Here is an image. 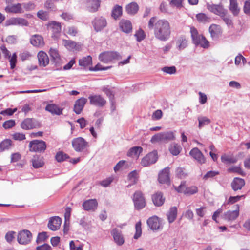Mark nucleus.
I'll use <instances>...</instances> for the list:
<instances>
[{
    "label": "nucleus",
    "mask_w": 250,
    "mask_h": 250,
    "mask_svg": "<svg viewBox=\"0 0 250 250\" xmlns=\"http://www.w3.org/2000/svg\"><path fill=\"white\" fill-rule=\"evenodd\" d=\"M149 29L154 30L155 37L163 42L168 40L171 35V27L168 21L165 19L157 20L155 17L151 18L148 23Z\"/></svg>",
    "instance_id": "nucleus-1"
},
{
    "label": "nucleus",
    "mask_w": 250,
    "mask_h": 250,
    "mask_svg": "<svg viewBox=\"0 0 250 250\" xmlns=\"http://www.w3.org/2000/svg\"><path fill=\"white\" fill-rule=\"evenodd\" d=\"M190 33L192 42L195 45L200 46L204 48H207L209 46V42L203 35H199L195 27L190 28Z\"/></svg>",
    "instance_id": "nucleus-2"
},
{
    "label": "nucleus",
    "mask_w": 250,
    "mask_h": 250,
    "mask_svg": "<svg viewBox=\"0 0 250 250\" xmlns=\"http://www.w3.org/2000/svg\"><path fill=\"white\" fill-rule=\"evenodd\" d=\"M72 145L74 149L77 152H84L89 147L88 142L83 137H77L72 141Z\"/></svg>",
    "instance_id": "nucleus-3"
},
{
    "label": "nucleus",
    "mask_w": 250,
    "mask_h": 250,
    "mask_svg": "<svg viewBox=\"0 0 250 250\" xmlns=\"http://www.w3.org/2000/svg\"><path fill=\"white\" fill-rule=\"evenodd\" d=\"M120 54L116 51H105L101 53L99 56L101 62H107L113 61H117L121 59Z\"/></svg>",
    "instance_id": "nucleus-4"
},
{
    "label": "nucleus",
    "mask_w": 250,
    "mask_h": 250,
    "mask_svg": "<svg viewBox=\"0 0 250 250\" xmlns=\"http://www.w3.org/2000/svg\"><path fill=\"white\" fill-rule=\"evenodd\" d=\"M133 201L134 208L137 210L143 209L146 206V201L142 192L136 191L133 194Z\"/></svg>",
    "instance_id": "nucleus-5"
},
{
    "label": "nucleus",
    "mask_w": 250,
    "mask_h": 250,
    "mask_svg": "<svg viewBox=\"0 0 250 250\" xmlns=\"http://www.w3.org/2000/svg\"><path fill=\"white\" fill-rule=\"evenodd\" d=\"M30 151L33 152H44L46 148V143L42 140H35L29 143Z\"/></svg>",
    "instance_id": "nucleus-6"
},
{
    "label": "nucleus",
    "mask_w": 250,
    "mask_h": 250,
    "mask_svg": "<svg viewBox=\"0 0 250 250\" xmlns=\"http://www.w3.org/2000/svg\"><path fill=\"white\" fill-rule=\"evenodd\" d=\"M40 122L34 118H26L21 123V127L24 130H29L40 127Z\"/></svg>",
    "instance_id": "nucleus-7"
},
{
    "label": "nucleus",
    "mask_w": 250,
    "mask_h": 250,
    "mask_svg": "<svg viewBox=\"0 0 250 250\" xmlns=\"http://www.w3.org/2000/svg\"><path fill=\"white\" fill-rule=\"evenodd\" d=\"M32 237L31 232L25 229L19 232L17 236V241L20 244L26 245L31 242Z\"/></svg>",
    "instance_id": "nucleus-8"
},
{
    "label": "nucleus",
    "mask_w": 250,
    "mask_h": 250,
    "mask_svg": "<svg viewBox=\"0 0 250 250\" xmlns=\"http://www.w3.org/2000/svg\"><path fill=\"white\" fill-rule=\"evenodd\" d=\"M5 25L6 26L10 25L28 26L29 22L27 20L22 18H11L6 21Z\"/></svg>",
    "instance_id": "nucleus-9"
},
{
    "label": "nucleus",
    "mask_w": 250,
    "mask_h": 250,
    "mask_svg": "<svg viewBox=\"0 0 250 250\" xmlns=\"http://www.w3.org/2000/svg\"><path fill=\"white\" fill-rule=\"evenodd\" d=\"M157 158V152L156 151H154L144 157L142 159L141 164L143 167H147L156 163Z\"/></svg>",
    "instance_id": "nucleus-10"
},
{
    "label": "nucleus",
    "mask_w": 250,
    "mask_h": 250,
    "mask_svg": "<svg viewBox=\"0 0 250 250\" xmlns=\"http://www.w3.org/2000/svg\"><path fill=\"white\" fill-rule=\"evenodd\" d=\"M239 215V206L236 205L235 210H228L223 215V218L227 221H232L235 220Z\"/></svg>",
    "instance_id": "nucleus-11"
},
{
    "label": "nucleus",
    "mask_w": 250,
    "mask_h": 250,
    "mask_svg": "<svg viewBox=\"0 0 250 250\" xmlns=\"http://www.w3.org/2000/svg\"><path fill=\"white\" fill-rule=\"evenodd\" d=\"M88 99L90 104L96 106L103 107L106 104V101L99 95H90Z\"/></svg>",
    "instance_id": "nucleus-12"
},
{
    "label": "nucleus",
    "mask_w": 250,
    "mask_h": 250,
    "mask_svg": "<svg viewBox=\"0 0 250 250\" xmlns=\"http://www.w3.org/2000/svg\"><path fill=\"white\" fill-rule=\"evenodd\" d=\"M208 9L214 14L221 17L227 11L221 4H209L207 5Z\"/></svg>",
    "instance_id": "nucleus-13"
},
{
    "label": "nucleus",
    "mask_w": 250,
    "mask_h": 250,
    "mask_svg": "<svg viewBox=\"0 0 250 250\" xmlns=\"http://www.w3.org/2000/svg\"><path fill=\"white\" fill-rule=\"evenodd\" d=\"M115 242L119 246H122L125 242L124 236L120 229L115 228L111 231Z\"/></svg>",
    "instance_id": "nucleus-14"
},
{
    "label": "nucleus",
    "mask_w": 250,
    "mask_h": 250,
    "mask_svg": "<svg viewBox=\"0 0 250 250\" xmlns=\"http://www.w3.org/2000/svg\"><path fill=\"white\" fill-rule=\"evenodd\" d=\"M93 25L96 31H100L106 26V20L103 17L96 18L92 22Z\"/></svg>",
    "instance_id": "nucleus-15"
},
{
    "label": "nucleus",
    "mask_w": 250,
    "mask_h": 250,
    "mask_svg": "<svg viewBox=\"0 0 250 250\" xmlns=\"http://www.w3.org/2000/svg\"><path fill=\"white\" fill-rule=\"evenodd\" d=\"M148 227L152 230H158L160 229L161 224L159 218L156 216L150 217L147 221Z\"/></svg>",
    "instance_id": "nucleus-16"
},
{
    "label": "nucleus",
    "mask_w": 250,
    "mask_h": 250,
    "mask_svg": "<svg viewBox=\"0 0 250 250\" xmlns=\"http://www.w3.org/2000/svg\"><path fill=\"white\" fill-rule=\"evenodd\" d=\"M61 223V218L58 216L53 217L50 218L48 227L51 230L55 231L60 228Z\"/></svg>",
    "instance_id": "nucleus-17"
},
{
    "label": "nucleus",
    "mask_w": 250,
    "mask_h": 250,
    "mask_svg": "<svg viewBox=\"0 0 250 250\" xmlns=\"http://www.w3.org/2000/svg\"><path fill=\"white\" fill-rule=\"evenodd\" d=\"M87 101V99L83 97H82L76 100L73 109L76 114H79L81 113Z\"/></svg>",
    "instance_id": "nucleus-18"
},
{
    "label": "nucleus",
    "mask_w": 250,
    "mask_h": 250,
    "mask_svg": "<svg viewBox=\"0 0 250 250\" xmlns=\"http://www.w3.org/2000/svg\"><path fill=\"white\" fill-rule=\"evenodd\" d=\"M158 180L160 183H169V168L166 167L159 174Z\"/></svg>",
    "instance_id": "nucleus-19"
},
{
    "label": "nucleus",
    "mask_w": 250,
    "mask_h": 250,
    "mask_svg": "<svg viewBox=\"0 0 250 250\" xmlns=\"http://www.w3.org/2000/svg\"><path fill=\"white\" fill-rule=\"evenodd\" d=\"M189 154L191 157L196 159L200 163L203 164L205 163V159L204 155L198 148L195 147L191 149Z\"/></svg>",
    "instance_id": "nucleus-20"
},
{
    "label": "nucleus",
    "mask_w": 250,
    "mask_h": 250,
    "mask_svg": "<svg viewBox=\"0 0 250 250\" xmlns=\"http://www.w3.org/2000/svg\"><path fill=\"white\" fill-rule=\"evenodd\" d=\"M30 43L36 47H42L44 45L43 38L42 36L36 34L33 35L30 40Z\"/></svg>",
    "instance_id": "nucleus-21"
},
{
    "label": "nucleus",
    "mask_w": 250,
    "mask_h": 250,
    "mask_svg": "<svg viewBox=\"0 0 250 250\" xmlns=\"http://www.w3.org/2000/svg\"><path fill=\"white\" fill-rule=\"evenodd\" d=\"M92 63H79L82 67L85 70H89L91 71H97L99 70H105L110 68L111 67H104L100 63H97L94 67L91 66Z\"/></svg>",
    "instance_id": "nucleus-22"
},
{
    "label": "nucleus",
    "mask_w": 250,
    "mask_h": 250,
    "mask_svg": "<svg viewBox=\"0 0 250 250\" xmlns=\"http://www.w3.org/2000/svg\"><path fill=\"white\" fill-rule=\"evenodd\" d=\"M119 26L121 30L125 33H129L132 30L131 22L129 20H122L119 23Z\"/></svg>",
    "instance_id": "nucleus-23"
},
{
    "label": "nucleus",
    "mask_w": 250,
    "mask_h": 250,
    "mask_svg": "<svg viewBox=\"0 0 250 250\" xmlns=\"http://www.w3.org/2000/svg\"><path fill=\"white\" fill-rule=\"evenodd\" d=\"M98 203L96 199H89L84 201L83 204V207L84 210H95L97 207Z\"/></svg>",
    "instance_id": "nucleus-24"
},
{
    "label": "nucleus",
    "mask_w": 250,
    "mask_h": 250,
    "mask_svg": "<svg viewBox=\"0 0 250 250\" xmlns=\"http://www.w3.org/2000/svg\"><path fill=\"white\" fill-rule=\"evenodd\" d=\"M5 10L7 13L15 14L23 13V11L21 7V3L8 5L5 7Z\"/></svg>",
    "instance_id": "nucleus-25"
},
{
    "label": "nucleus",
    "mask_w": 250,
    "mask_h": 250,
    "mask_svg": "<svg viewBox=\"0 0 250 250\" xmlns=\"http://www.w3.org/2000/svg\"><path fill=\"white\" fill-rule=\"evenodd\" d=\"M245 182L243 179L236 177L234 178L231 183V187L234 191L240 190L245 185Z\"/></svg>",
    "instance_id": "nucleus-26"
},
{
    "label": "nucleus",
    "mask_w": 250,
    "mask_h": 250,
    "mask_svg": "<svg viewBox=\"0 0 250 250\" xmlns=\"http://www.w3.org/2000/svg\"><path fill=\"white\" fill-rule=\"evenodd\" d=\"M63 44L67 49L72 51H78L81 48L80 44L70 40H63Z\"/></svg>",
    "instance_id": "nucleus-27"
},
{
    "label": "nucleus",
    "mask_w": 250,
    "mask_h": 250,
    "mask_svg": "<svg viewBox=\"0 0 250 250\" xmlns=\"http://www.w3.org/2000/svg\"><path fill=\"white\" fill-rule=\"evenodd\" d=\"M45 110L53 115H60L62 114V109L55 104H48L45 107Z\"/></svg>",
    "instance_id": "nucleus-28"
},
{
    "label": "nucleus",
    "mask_w": 250,
    "mask_h": 250,
    "mask_svg": "<svg viewBox=\"0 0 250 250\" xmlns=\"http://www.w3.org/2000/svg\"><path fill=\"white\" fill-rule=\"evenodd\" d=\"M87 3L88 10L91 12H95L100 6V0H85Z\"/></svg>",
    "instance_id": "nucleus-29"
},
{
    "label": "nucleus",
    "mask_w": 250,
    "mask_h": 250,
    "mask_svg": "<svg viewBox=\"0 0 250 250\" xmlns=\"http://www.w3.org/2000/svg\"><path fill=\"white\" fill-rule=\"evenodd\" d=\"M152 200L154 204L157 207L161 206L164 203L165 198L163 197L161 192H157L152 196Z\"/></svg>",
    "instance_id": "nucleus-30"
},
{
    "label": "nucleus",
    "mask_w": 250,
    "mask_h": 250,
    "mask_svg": "<svg viewBox=\"0 0 250 250\" xmlns=\"http://www.w3.org/2000/svg\"><path fill=\"white\" fill-rule=\"evenodd\" d=\"M229 9L234 16H237L240 12L237 0H229Z\"/></svg>",
    "instance_id": "nucleus-31"
},
{
    "label": "nucleus",
    "mask_w": 250,
    "mask_h": 250,
    "mask_svg": "<svg viewBox=\"0 0 250 250\" xmlns=\"http://www.w3.org/2000/svg\"><path fill=\"white\" fill-rule=\"evenodd\" d=\"M177 215V208L176 207H171L167 215L168 221L169 223H171L174 221Z\"/></svg>",
    "instance_id": "nucleus-32"
},
{
    "label": "nucleus",
    "mask_w": 250,
    "mask_h": 250,
    "mask_svg": "<svg viewBox=\"0 0 250 250\" xmlns=\"http://www.w3.org/2000/svg\"><path fill=\"white\" fill-rule=\"evenodd\" d=\"M139 10V6L136 2H131L126 6V11L128 14L134 15Z\"/></svg>",
    "instance_id": "nucleus-33"
},
{
    "label": "nucleus",
    "mask_w": 250,
    "mask_h": 250,
    "mask_svg": "<svg viewBox=\"0 0 250 250\" xmlns=\"http://www.w3.org/2000/svg\"><path fill=\"white\" fill-rule=\"evenodd\" d=\"M221 161L226 165L234 164L236 163L238 160L236 157L226 154L223 155L221 156Z\"/></svg>",
    "instance_id": "nucleus-34"
},
{
    "label": "nucleus",
    "mask_w": 250,
    "mask_h": 250,
    "mask_svg": "<svg viewBox=\"0 0 250 250\" xmlns=\"http://www.w3.org/2000/svg\"><path fill=\"white\" fill-rule=\"evenodd\" d=\"M181 149L182 148L181 146L175 143H171L169 147L170 152L174 156L178 155L180 153Z\"/></svg>",
    "instance_id": "nucleus-35"
},
{
    "label": "nucleus",
    "mask_w": 250,
    "mask_h": 250,
    "mask_svg": "<svg viewBox=\"0 0 250 250\" xmlns=\"http://www.w3.org/2000/svg\"><path fill=\"white\" fill-rule=\"evenodd\" d=\"M33 167L35 168L42 167L43 165L42 158L40 156L35 155L32 159Z\"/></svg>",
    "instance_id": "nucleus-36"
},
{
    "label": "nucleus",
    "mask_w": 250,
    "mask_h": 250,
    "mask_svg": "<svg viewBox=\"0 0 250 250\" xmlns=\"http://www.w3.org/2000/svg\"><path fill=\"white\" fill-rule=\"evenodd\" d=\"M187 46V40L184 37H180L176 42V48L179 50L185 48Z\"/></svg>",
    "instance_id": "nucleus-37"
},
{
    "label": "nucleus",
    "mask_w": 250,
    "mask_h": 250,
    "mask_svg": "<svg viewBox=\"0 0 250 250\" xmlns=\"http://www.w3.org/2000/svg\"><path fill=\"white\" fill-rule=\"evenodd\" d=\"M12 141L10 139H5L0 143V151L9 150L12 146Z\"/></svg>",
    "instance_id": "nucleus-38"
},
{
    "label": "nucleus",
    "mask_w": 250,
    "mask_h": 250,
    "mask_svg": "<svg viewBox=\"0 0 250 250\" xmlns=\"http://www.w3.org/2000/svg\"><path fill=\"white\" fill-rule=\"evenodd\" d=\"M143 149L140 146H134L131 147L127 152V156L129 157H133L135 156H138L142 152Z\"/></svg>",
    "instance_id": "nucleus-39"
},
{
    "label": "nucleus",
    "mask_w": 250,
    "mask_h": 250,
    "mask_svg": "<svg viewBox=\"0 0 250 250\" xmlns=\"http://www.w3.org/2000/svg\"><path fill=\"white\" fill-rule=\"evenodd\" d=\"M163 142H167L175 139V135L172 131L161 132Z\"/></svg>",
    "instance_id": "nucleus-40"
},
{
    "label": "nucleus",
    "mask_w": 250,
    "mask_h": 250,
    "mask_svg": "<svg viewBox=\"0 0 250 250\" xmlns=\"http://www.w3.org/2000/svg\"><path fill=\"white\" fill-rule=\"evenodd\" d=\"M219 29L220 27L218 25L215 24H212L210 25L209 28V31L213 39L217 38L220 32Z\"/></svg>",
    "instance_id": "nucleus-41"
},
{
    "label": "nucleus",
    "mask_w": 250,
    "mask_h": 250,
    "mask_svg": "<svg viewBox=\"0 0 250 250\" xmlns=\"http://www.w3.org/2000/svg\"><path fill=\"white\" fill-rule=\"evenodd\" d=\"M196 17L199 22L206 23L211 21L210 18L204 13H199L196 15Z\"/></svg>",
    "instance_id": "nucleus-42"
},
{
    "label": "nucleus",
    "mask_w": 250,
    "mask_h": 250,
    "mask_svg": "<svg viewBox=\"0 0 250 250\" xmlns=\"http://www.w3.org/2000/svg\"><path fill=\"white\" fill-rule=\"evenodd\" d=\"M39 62H49V58L46 53L42 51H40L38 54Z\"/></svg>",
    "instance_id": "nucleus-43"
},
{
    "label": "nucleus",
    "mask_w": 250,
    "mask_h": 250,
    "mask_svg": "<svg viewBox=\"0 0 250 250\" xmlns=\"http://www.w3.org/2000/svg\"><path fill=\"white\" fill-rule=\"evenodd\" d=\"M49 54L54 61L58 62L60 60V55L58 51L54 48H51L49 51Z\"/></svg>",
    "instance_id": "nucleus-44"
},
{
    "label": "nucleus",
    "mask_w": 250,
    "mask_h": 250,
    "mask_svg": "<svg viewBox=\"0 0 250 250\" xmlns=\"http://www.w3.org/2000/svg\"><path fill=\"white\" fill-rule=\"evenodd\" d=\"M122 13V8L119 5L115 6L112 11V16L114 19H116L119 18Z\"/></svg>",
    "instance_id": "nucleus-45"
},
{
    "label": "nucleus",
    "mask_w": 250,
    "mask_h": 250,
    "mask_svg": "<svg viewBox=\"0 0 250 250\" xmlns=\"http://www.w3.org/2000/svg\"><path fill=\"white\" fill-rule=\"evenodd\" d=\"M128 180L133 184H136L138 180V173L136 170L130 172L128 175Z\"/></svg>",
    "instance_id": "nucleus-46"
},
{
    "label": "nucleus",
    "mask_w": 250,
    "mask_h": 250,
    "mask_svg": "<svg viewBox=\"0 0 250 250\" xmlns=\"http://www.w3.org/2000/svg\"><path fill=\"white\" fill-rule=\"evenodd\" d=\"M49 26L52 28L54 33H58L61 30V26L60 23L55 21L51 22Z\"/></svg>",
    "instance_id": "nucleus-47"
},
{
    "label": "nucleus",
    "mask_w": 250,
    "mask_h": 250,
    "mask_svg": "<svg viewBox=\"0 0 250 250\" xmlns=\"http://www.w3.org/2000/svg\"><path fill=\"white\" fill-rule=\"evenodd\" d=\"M198 120L199 121V127L200 128L210 123V119L206 117H199Z\"/></svg>",
    "instance_id": "nucleus-48"
},
{
    "label": "nucleus",
    "mask_w": 250,
    "mask_h": 250,
    "mask_svg": "<svg viewBox=\"0 0 250 250\" xmlns=\"http://www.w3.org/2000/svg\"><path fill=\"white\" fill-rule=\"evenodd\" d=\"M48 238V236L46 232L39 233L36 239V242L38 244H39L40 243L45 242Z\"/></svg>",
    "instance_id": "nucleus-49"
},
{
    "label": "nucleus",
    "mask_w": 250,
    "mask_h": 250,
    "mask_svg": "<svg viewBox=\"0 0 250 250\" xmlns=\"http://www.w3.org/2000/svg\"><path fill=\"white\" fill-rule=\"evenodd\" d=\"M68 158H69V156H68L67 154H66L62 151H60V152H58L55 156L56 160L58 162H62V161L66 160Z\"/></svg>",
    "instance_id": "nucleus-50"
},
{
    "label": "nucleus",
    "mask_w": 250,
    "mask_h": 250,
    "mask_svg": "<svg viewBox=\"0 0 250 250\" xmlns=\"http://www.w3.org/2000/svg\"><path fill=\"white\" fill-rule=\"evenodd\" d=\"M220 17L228 26L232 25V21L231 19L230 16L228 14L227 11L224 14V15H222Z\"/></svg>",
    "instance_id": "nucleus-51"
},
{
    "label": "nucleus",
    "mask_w": 250,
    "mask_h": 250,
    "mask_svg": "<svg viewBox=\"0 0 250 250\" xmlns=\"http://www.w3.org/2000/svg\"><path fill=\"white\" fill-rule=\"evenodd\" d=\"M136 232L134 235V238L135 239H138L142 234V228L141 222H138L135 225Z\"/></svg>",
    "instance_id": "nucleus-52"
},
{
    "label": "nucleus",
    "mask_w": 250,
    "mask_h": 250,
    "mask_svg": "<svg viewBox=\"0 0 250 250\" xmlns=\"http://www.w3.org/2000/svg\"><path fill=\"white\" fill-rule=\"evenodd\" d=\"M134 36L136 37L137 41L139 42L143 40L146 36L144 31L141 29H139L136 31Z\"/></svg>",
    "instance_id": "nucleus-53"
},
{
    "label": "nucleus",
    "mask_w": 250,
    "mask_h": 250,
    "mask_svg": "<svg viewBox=\"0 0 250 250\" xmlns=\"http://www.w3.org/2000/svg\"><path fill=\"white\" fill-rule=\"evenodd\" d=\"M161 70L164 72L170 75L174 74L176 72V67L174 66H165L163 67Z\"/></svg>",
    "instance_id": "nucleus-54"
},
{
    "label": "nucleus",
    "mask_w": 250,
    "mask_h": 250,
    "mask_svg": "<svg viewBox=\"0 0 250 250\" xmlns=\"http://www.w3.org/2000/svg\"><path fill=\"white\" fill-rule=\"evenodd\" d=\"M219 172L217 171H208L205 175L203 177V179L204 180H207L209 178H212L215 176L218 175Z\"/></svg>",
    "instance_id": "nucleus-55"
},
{
    "label": "nucleus",
    "mask_w": 250,
    "mask_h": 250,
    "mask_svg": "<svg viewBox=\"0 0 250 250\" xmlns=\"http://www.w3.org/2000/svg\"><path fill=\"white\" fill-rule=\"evenodd\" d=\"M186 182L182 181L178 187L174 186V189L179 193H183L185 194L186 190Z\"/></svg>",
    "instance_id": "nucleus-56"
},
{
    "label": "nucleus",
    "mask_w": 250,
    "mask_h": 250,
    "mask_svg": "<svg viewBox=\"0 0 250 250\" xmlns=\"http://www.w3.org/2000/svg\"><path fill=\"white\" fill-rule=\"evenodd\" d=\"M176 175L178 178L182 179L185 178L187 174L183 168L179 167L176 170Z\"/></svg>",
    "instance_id": "nucleus-57"
},
{
    "label": "nucleus",
    "mask_w": 250,
    "mask_h": 250,
    "mask_svg": "<svg viewBox=\"0 0 250 250\" xmlns=\"http://www.w3.org/2000/svg\"><path fill=\"white\" fill-rule=\"evenodd\" d=\"M65 31L67 34L72 36H75L78 33V30L74 26L67 27L65 28Z\"/></svg>",
    "instance_id": "nucleus-58"
},
{
    "label": "nucleus",
    "mask_w": 250,
    "mask_h": 250,
    "mask_svg": "<svg viewBox=\"0 0 250 250\" xmlns=\"http://www.w3.org/2000/svg\"><path fill=\"white\" fill-rule=\"evenodd\" d=\"M150 142L153 144L158 142H162L163 140L162 133H158L153 135L150 140Z\"/></svg>",
    "instance_id": "nucleus-59"
},
{
    "label": "nucleus",
    "mask_w": 250,
    "mask_h": 250,
    "mask_svg": "<svg viewBox=\"0 0 250 250\" xmlns=\"http://www.w3.org/2000/svg\"><path fill=\"white\" fill-rule=\"evenodd\" d=\"M31 55L27 51H22L19 54V57L21 61H25L29 59Z\"/></svg>",
    "instance_id": "nucleus-60"
},
{
    "label": "nucleus",
    "mask_w": 250,
    "mask_h": 250,
    "mask_svg": "<svg viewBox=\"0 0 250 250\" xmlns=\"http://www.w3.org/2000/svg\"><path fill=\"white\" fill-rule=\"evenodd\" d=\"M198 192V188L196 186H191L190 187H187L186 192L185 194L192 195L195 194Z\"/></svg>",
    "instance_id": "nucleus-61"
},
{
    "label": "nucleus",
    "mask_w": 250,
    "mask_h": 250,
    "mask_svg": "<svg viewBox=\"0 0 250 250\" xmlns=\"http://www.w3.org/2000/svg\"><path fill=\"white\" fill-rule=\"evenodd\" d=\"M25 9L26 11H29L34 10L35 8V4L32 2L23 3L21 4V6Z\"/></svg>",
    "instance_id": "nucleus-62"
},
{
    "label": "nucleus",
    "mask_w": 250,
    "mask_h": 250,
    "mask_svg": "<svg viewBox=\"0 0 250 250\" xmlns=\"http://www.w3.org/2000/svg\"><path fill=\"white\" fill-rule=\"evenodd\" d=\"M242 197H245L244 195L236 196H230L227 201V203L229 204H233L239 201Z\"/></svg>",
    "instance_id": "nucleus-63"
},
{
    "label": "nucleus",
    "mask_w": 250,
    "mask_h": 250,
    "mask_svg": "<svg viewBox=\"0 0 250 250\" xmlns=\"http://www.w3.org/2000/svg\"><path fill=\"white\" fill-rule=\"evenodd\" d=\"M15 125V122L13 120H9L4 122L3 124V127L5 129L12 128Z\"/></svg>",
    "instance_id": "nucleus-64"
}]
</instances>
